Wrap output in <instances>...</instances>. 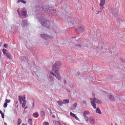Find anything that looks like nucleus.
I'll list each match as a JSON object with an SVG mask.
<instances>
[{
  "mask_svg": "<svg viewBox=\"0 0 125 125\" xmlns=\"http://www.w3.org/2000/svg\"><path fill=\"white\" fill-rule=\"evenodd\" d=\"M32 107L33 108H35V104L34 103L32 104Z\"/></svg>",
  "mask_w": 125,
  "mask_h": 125,
  "instance_id": "40",
  "label": "nucleus"
},
{
  "mask_svg": "<svg viewBox=\"0 0 125 125\" xmlns=\"http://www.w3.org/2000/svg\"><path fill=\"white\" fill-rule=\"evenodd\" d=\"M61 62H56L53 65L52 69L49 75V80H50L51 83L54 82V77L53 76L55 77L58 81H61V75H60V73H59V71H58L61 68Z\"/></svg>",
  "mask_w": 125,
  "mask_h": 125,
  "instance_id": "1",
  "label": "nucleus"
},
{
  "mask_svg": "<svg viewBox=\"0 0 125 125\" xmlns=\"http://www.w3.org/2000/svg\"><path fill=\"white\" fill-rule=\"evenodd\" d=\"M115 125H118V124H117V123L115 124Z\"/></svg>",
  "mask_w": 125,
  "mask_h": 125,
  "instance_id": "49",
  "label": "nucleus"
},
{
  "mask_svg": "<svg viewBox=\"0 0 125 125\" xmlns=\"http://www.w3.org/2000/svg\"><path fill=\"white\" fill-rule=\"evenodd\" d=\"M73 39H76V37H74Z\"/></svg>",
  "mask_w": 125,
  "mask_h": 125,
  "instance_id": "50",
  "label": "nucleus"
},
{
  "mask_svg": "<svg viewBox=\"0 0 125 125\" xmlns=\"http://www.w3.org/2000/svg\"><path fill=\"white\" fill-rule=\"evenodd\" d=\"M83 105H85L86 106V105H87V104H86V102L85 101H84V100H83Z\"/></svg>",
  "mask_w": 125,
  "mask_h": 125,
  "instance_id": "33",
  "label": "nucleus"
},
{
  "mask_svg": "<svg viewBox=\"0 0 125 125\" xmlns=\"http://www.w3.org/2000/svg\"><path fill=\"white\" fill-rule=\"evenodd\" d=\"M111 125H113V124H111Z\"/></svg>",
  "mask_w": 125,
  "mask_h": 125,
  "instance_id": "52",
  "label": "nucleus"
},
{
  "mask_svg": "<svg viewBox=\"0 0 125 125\" xmlns=\"http://www.w3.org/2000/svg\"><path fill=\"white\" fill-rule=\"evenodd\" d=\"M90 103L91 105L93 106V108L96 109V104H95V102H94V101H91Z\"/></svg>",
  "mask_w": 125,
  "mask_h": 125,
  "instance_id": "15",
  "label": "nucleus"
},
{
  "mask_svg": "<svg viewBox=\"0 0 125 125\" xmlns=\"http://www.w3.org/2000/svg\"><path fill=\"white\" fill-rule=\"evenodd\" d=\"M52 117L54 118H55V115H52Z\"/></svg>",
  "mask_w": 125,
  "mask_h": 125,
  "instance_id": "43",
  "label": "nucleus"
},
{
  "mask_svg": "<svg viewBox=\"0 0 125 125\" xmlns=\"http://www.w3.org/2000/svg\"><path fill=\"white\" fill-rule=\"evenodd\" d=\"M18 104V102L17 101V102H16V104Z\"/></svg>",
  "mask_w": 125,
  "mask_h": 125,
  "instance_id": "48",
  "label": "nucleus"
},
{
  "mask_svg": "<svg viewBox=\"0 0 125 125\" xmlns=\"http://www.w3.org/2000/svg\"><path fill=\"white\" fill-rule=\"evenodd\" d=\"M90 123L91 125H95V119H94L92 117H90L88 120V124H89Z\"/></svg>",
  "mask_w": 125,
  "mask_h": 125,
  "instance_id": "8",
  "label": "nucleus"
},
{
  "mask_svg": "<svg viewBox=\"0 0 125 125\" xmlns=\"http://www.w3.org/2000/svg\"><path fill=\"white\" fill-rule=\"evenodd\" d=\"M108 98H109V100H110V101H116V99H115V97H114V96L112 95H110L109 96H108Z\"/></svg>",
  "mask_w": 125,
  "mask_h": 125,
  "instance_id": "12",
  "label": "nucleus"
},
{
  "mask_svg": "<svg viewBox=\"0 0 125 125\" xmlns=\"http://www.w3.org/2000/svg\"><path fill=\"white\" fill-rule=\"evenodd\" d=\"M43 125H49V123H48V122H44L43 123Z\"/></svg>",
  "mask_w": 125,
  "mask_h": 125,
  "instance_id": "32",
  "label": "nucleus"
},
{
  "mask_svg": "<svg viewBox=\"0 0 125 125\" xmlns=\"http://www.w3.org/2000/svg\"><path fill=\"white\" fill-rule=\"evenodd\" d=\"M21 14L22 16H26V15H27V12L25 10H22L21 11Z\"/></svg>",
  "mask_w": 125,
  "mask_h": 125,
  "instance_id": "16",
  "label": "nucleus"
},
{
  "mask_svg": "<svg viewBox=\"0 0 125 125\" xmlns=\"http://www.w3.org/2000/svg\"><path fill=\"white\" fill-rule=\"evenodd\" d=\"M26 99V96L25 95L22 96H19V101L20 103V104H22L23 101Z\"/></svg>",
  "mask_w": 125,
  "mask_h": 125,
  "instance_id": "7",
  "label": "nucleus"
},
{
  "mask_svg": "<svg viewBox=\"0 0 125 125\" xmlns=\"http://www.w3.org/2000/svg\"><path fill=\"white\" fill-rule=\"evenodd\" d=\"M57 103H58L59 106H62L64 104V103L62 102V101H57Z\"/></svg>",
  "mask_w": 125,
  "mask_h": 125,
  "instance_id": "24",
  "label": "nucleus"
},
{
  "mask_svg": "<svg viewBox=\"0 0 125 125\" xmlns=\"http://www.w3.org/2000/svg\"><path fill=\"white\" fill-rule=\"evenodd\" d=\"M4 125H7V124L6 123L4 122Z\"/></svg>",
  "mask_w": 125,
  "mask_h": 125,
  "instance_id": "44",
  "label": "nucleus"
},
{
  "mask_svg": "<svg viewBox=\"0 0 125 125\" xmlns=\"http://www.w3.org/2000/svg\"><path fill=\"white\" fill-rule=\"evenodd\" d=\"M21 123H22V120H21L20 118H19L18 121V124L21 125Z\"/></svg>",
  "mask_w": 125,
  "mask_h": 125,
  "instance_id": "29",
  "label": "nucleus"
},
{
  "mask_svg": "<svg viewBox=\"0 0 125 125\" xmlns=\"http://www.w3.org/2000/svg\"><path fill=\"white\" fill-rule=\"evenodd\" d=\"M73 106L74 107H75V108L77 107V106H78V104L77 103H75L73 104Z\"/></svg>",
  "mask_w": 125,
  "mask_h": 125,
  "instance_id": "34",
  "label": "nucleus"
},
{
  "mask_svg": "<svg viewBox=\"0 0 125 125\" xmlns=\"http://www.w3.org/2000/svg\"><path fill=\"white\" fill-rule=\"evenodd\" d=\"M28 123H29V124H30V125H32V124L33 123V121L32 120V119H29L28 120Z\"/></svg>",
  "mask_w": 125,
  "mask_h": 125,
  "instance_id": "30",
  "label": "nucleus"
},
{
  "mask_svg": "<svg viewBox=\"0 0 125 125\" xmlns=\"http://www.w3.org/2000/svg\"><path fill=\"white\" fill-rule=\"evenodd\" d=\"M5 55L7 58H8L9 59H11V54H10V53L7 52Z\"/></svg>",
  "mask_w": 125,
  "mask_h": 125,
  "instance_id": "17",
  "label": "nucleus"
},
{
  "mask_svg": "<svg viewBox=\"0 0 125 125\" xmlns=\"http://www.w3.org/2000/svg\"><path fill=\"white\" fill-rule=\"evenodd\" d=\"M48 12H50L51 13H55L56 12V10L52 6H48Z\"/></svg>",
  "mask_w": 125,
  "mask_h": 125,
  "instance_id": "5",
  "label": "nucleus"
},
{
  "mask_svg": "<svg viewBox=\"0 0 125 125\" xmlns=\"http://www.w3.org/2000/svg\"><path fill=\"white\" fill-rule=\"evenodd\" d=\"M26 104H27V101H26V100H24L22 104V108H24Z\"/></svg>",
  "mask_w": 125,
  "mask_h": 125,
  "instance_id": "22",
  "label": "nucleus"
},
{
  "mask_svg": "<svg viewBox=\"0 0 125 125\" xmlns=\"http://www.w3.org/2000/svg\"><path fill=\"white\" fill-rule=\"evenodd\" d=\"M93 101L97 103V104H102V101L96 98H94Z\"/></svg>",
  "mask_w": 125,
  "mask_h": 125,
  "instance_id": "10",
  "label": "nucleus"
},
{
  "mask_svg": "<svg viewBox=\"0 0 125 125\" xmlns=\"http://www.w3.org/2000/svg\"><path fill=\"white\" fill-rule=\"evenodd\" d=\"M0 114H1V115H2V114H3V113L2 112V111L0 110Z\"/></svg>",
  "mask_w": 125,
  "mask_h": 125,
  "instance_id": "42",
  "label": "nucleus"
},
{
  "mask_svg": "<svg viewBox=\"0 0 125 125\" xmlns=\"http://www.w3.org/2000/svg\"><path fill=\"white\" fill-rule=\"evenodd\" d=\"M92 97H95V94L92 93Z\"/></svg>",
  "mask_w": 125,
  "mask_h": 125,
  "instance_id": "41",
  "label": "nucleus"
},
{
  "mask_svg": "<svg viewBox=\"0 0 125 125\" xmlns=\"http://www.w3.org/2000/svg\"><path fill=\"white\" fill-rule=\"evenodd\" d=\"M83 115H89V111H84L83 112Z\"/></svg>",
  "mask_w": 125,
  "mask_h": 125,
  "instance_id": "27",
  "label": "nucleus"
},
{
  "mask_svg": "<svg viewBox=\"0 0 125 125\" xmlns=\"http://www.w3.org/2000/svg\"><path fill=\"white\" fill-rule=\"evenodd\" d=\"M22 27H26V26H28V21L27 20H22L21 22Z\"/></svg>",
  "mask_w": 125,
  "mask_h": 125,
  "instance_id": "9",
  "label": "nucleus"
},
{
  "mask_svg": "<svg viewBox=\"0 0 125 125\" xmlns=\"http://www.w3.org/2000/svg\"><path fill=\"white\" fill-rule=\"evenodd\" d=\"M0 59H1V55H0Z\"/></svg>",
  "mask_w": 125,
  "mask_h": 125,
  "instance_id": "46",
  "label": "nucleus"
},
{
  "mask_svg": "<svg viewBox=\"0 0 125 125\" xmlns=\"http://www.w3.org/2000/svg\"><path fill=\"white\" fill-rule=\"evenodd\" d=\"M105 4V0H101V2L100 3V6H103Z\"/></svg>",
  "mask_w": 125,
  "mask_h": 125,
  "instance_id": "19",
  "label": "nucleus"
},
{
  "mask_svg": "<svg viewBox=\"0 0 125 125\" xmlns=\"http://www.w3.org/2000/svg\"><path fill=\"white\" fill-rule=\"evenodd\" d=\"M38 20L40 24L43 27H45L46 28H49L50 27V22L46 18L41 17L38 19Z\"/></svg>",
  "mask_w": 125,
  "mask_h": 125,
  "instance_id": "2",
  "label": "nucleus"
},
{
  "mask_svg": "<svg viewBox=\"0 0 125 125\" xmlns=\"http://www.w3.org/2000/svg\"><path fill=\"white\" fill-rule=\"evenodd\" d=\"M50 113L51 115H52V113L51 112V111H50Z\"/></svg>",
  "mask_w": 125,
  "mask_h": 125,
  "instance_id": "45",
  "label": "nucleus"
},
{
  "mask_svg": "<svg viewBox=\"0 0 125 125\" xmlns=\"http://www.w3.org/2000/svg\"><path fill=\"white\" fill-rule=\"evenodd\" d=\"M84 31V28L82 26H80L79 27H78L75 30V32L77 34H82V33H83V31Z\"/></svg>",
  "mask_w": 125,
  "mask_h": 125,
  "instance_id": "4",
  "label": "nucleus"
},
{
  "mask_svg": "<svg viewBox=\"0 0 125 125\" xmlns=\"http://www.w3.org/2000/svg\"><path fill=\"white\" fill-rule=\"evenodd\" d=\"M70 115L71 117H73V118H74V119H76V120H79V118H78V117H77L76 114H74L73 112H70Z\"/></svg>",
  "mask_w": 125,
  "mask_h": 125,
  "instance_id": "14",
  "label": "nucleus"
},
{
  "mask_svg": "<svg viewBox=\"0 0 125 125\" xmlns=\"http://www.w3.org/2000/svg\"><path fill=\"white\" fill-rule=\"evenodd\" d=\"M109 11L110 12H111V13H112V14L114 15L115 17H116V18H118V9H115V10H114L113 11V10L112 9H110L109 10Z\"/></svg>",
  "mask_w": 125,
  "mask_h": 125,
  "instance_id": "6",
  "label": "nucleus"
},
{
  "mask_svg": "<svg viewBox=\"0 0 125 125\" xmlns=\"http://www.w3.org/2000/svg\"><path fill=\"white\" fill-rule=\"evenodd\" d=\"M73 42V44L74 46H75V47H82V45L77 43V42H78V41L76 40L75 42Z\"/></svg>",
  "mask_w": 125,
  "mask_h": 125,
  "instance_id": "11",
  "label": "nucleus"
},
{
  "mask_svg": "<svg viewBox=\"0 0 125 125\" xmlns=\"http://www.w3.org/2000/svg\"><path fill=\"white\" fill-rule=\"evenodd\" d=\"M41 37L42 38V39H43V40H45V41H47L48 39H50L51 40H52L53 39V37L51 36H49L46 34H41Z\"/></svg>",
  "mask_w": 125,
  "mask_h": 125,
  "instance_id": "3",
  "label": "nucleus"
},
{
  "mask_svg": "<svg viewBox=\"0 0 125 125\" xmlns=\"http://www.w3.org/2000/svg\"><path fill=\"white\" fill-rule=\"evenodd\" d=\"M7 44H4L3 45L4 47H5V48H7Z\"/></svg>",
  "mask_w": 125,
  "mask_h": 125,
  "instance_id": "37",
  "label": "nucleus"
},
{
  "mask_svg": "<svg viewBox=\"0 0 125 125\" xmlns=\"http://www.w3.org/2000/svg\"><path fill=\"white\" fill-rule=\"evenodd\" d=\"M10 102H11L10 100H8V99L5 100V102L7 104V103H10Z\"/></svg>",
  "mask_w": 125,
  "mask_h": 125,
  "instance_id": "31",
  "label": "nucleus"
},
{
  "mask_svg": "<svg viewBox=\"0 0 125 125\" xmlns=\"http://www.w3.org/2000/svg\"><path fill=\"white\" fill-rule=\"evenodd\" d=\"M48 6H44L42 7V9L44 11V12H48Z\"/></svg>",
  "mask_w": 125,
  "mask_h": 125,
  "instance_id": "13",
  "label": "nucleus"
},
{
  "mask_svg": "<svg viewBox=\"0 0 125 125\" xmlns=\"http://www.w3.org/2000/svg\"><path fill=\"white\" fill-rule=\"evenodd\" d=\"M63 83H64V84H65H65H67V82L66 81V80H64L63 81Z\"/></svg>",
  "mask_w": 125,
  "mask_h": 125,
  "instance_id": "38",
  "label": "nucleus"
},
{
  "mask_svg": "<svg viewBox=\"0 0 125 125\" xmlns=\"http://www.w3.org/2000/svg\"><path fill=\"white\" fill-rule=\"evenodd\" d=\"M26 109H28V106H24V110H26Z\"/></svg>",
  "mask_w": 125,
  "mask_h": 125,
  "instance_id": "39",
  "label": "nucleus"
},
{
  "mask_svg": "<svg viewBox=\"0 0 125 125\" xmlns=\"http://www.w3.org/2000/svg\"><path fill=\"white\" fill-rule=\"evenodd\" d=\"M17 125H20V124H17Z\"/></svg>",
  "mask_w": 125,
  "mask_h": 125,
  "instance_id": "51",
  "label": "nucleus"
},
{
  "mask_svg": "<svg viewBox=\"0 0 125 125\" xmlns=\"http://www.w3.org/2000/svg\"><path fill=\"white\" fill-rule=\"evenodd\" d=\"M83 116L84 119H85V121L86 122V123H88V117H87V115L83 114Z\"/></svg>",
  "mask_w": 125,
  "mask_h": 125,
  "instance_id": "20",
  "label": "nucleus"
},
{
  "mask_svg": "<svg viewBox=\"0 0 125 125\" xmlns=\"http://www.w3.org/2000/svg\"><path fill=\"white\" fill-rule=\"evenodd\" d=\"M1 54H2L1 52H0V55H1Z\"/></svg>",
  "mask_w": 125,
  "mask_h": 125,
  "instance_id": "47",
  "label": "nucleus"
},
{
  "mask_svg": "<svg viewBox=\"0 0 125 125\" xmlns=\"http://www.w3.org/2000/svg\"><path fill=\"white\" fill-rule=\"evenodd\" d=\"M96 112L97 114H102V112H101V110H100V108H99V107H97L96 109Z\"/></svg>",
  "mask_w": 125,
  "mask_h": 125,
  "instance_id": "18",
  "label": "nucleus"
},
{
  "mask_svg": "<svg viewBox=\"0 0 125 125\" xmlns=\"http://www.w3.org/2000/svg\"><path fill=\"white\" fill-rule=\"evenodd\" d=\"M17 2L19 3V2H21L22 3H23L24 4H26V1L24 0H18L17 1Z\"/></svg>",
  "mask_w": 125,
  "mask_h": 125,
  "instance_id": "21",
  "label": "nucleus"
},
{
  "mask_svg": "<svg viewBox=\"0 0 125 125\" xmlns=\"http://www.w3.org/2000/svg\"><path fill=\"white\" fill-rule=\"evenodd\" d=\"M69 100H63V102L64 103V104H68L69 103Z\"/></svg>",
  "mask_w": 125,
  "mask_h": 125,
  "instance_id": "26",
  "label": "nucleus"
},
{
  "mask_svg": "<svg viewBox=\"0 0 125 125\" xmlns=\"http://www.w3.org/2000/svg\"><path fill=\"white\" fill-rule=\"evenodd\" d=\"M2 51L3 54H4V55H5L6 54V53H7V52H6V51H7V50L4 48L2 49Z\"/></svg>",
  "mask_w": 125,
  "mask_h": 125,
  "instance_id": "25",
  "label": "nucleus"
},
{
  "mask_svg": "<svg viewBox=\"0 0 125 125\" xmlns=\"http://www.w3.org/2000/svg\"><path fill=\"white\" fill-rule=\"evenodd\" d=\"M33 117H34L35 118H39V114L38 113V112H35L33 113Z\"/></svg>",
  "mask_w": 125,
  "mask_h": 125,
  "instance_id": "23",
  "label": "nucleus"
},
{
  "mask_svg": "<svg viewBox=\"0 0 125 125\" xmlns=\"http://www.w3.org/2000/svg\"><path fill=\"white\" fill-rule=\"evenodd\" d=\"M2 119H4V114L2 113L1 114Z\"/></svg>",
  "mask_w": 125,
  "mask_h": 125,
  "instance_id": "36",
  "label": "nucleus"
},
{
  "mask_svg": "<svg viewBox=\"0 0 125 125\" xmlns=\"http://www.w3.org/2000/svg\"><path fill=\"white\" fill-rule=\"evenodd\" d=\"M41 116H42V117H44V116H45V113H44V111H41Z\"/></svg>",
  "mask_w": 125,
  "mask_h": 125,
  "instance_id": "28",
  "label": "nucleus"
},
{
  "mask_svg": "<svg viewBox=\"0 0 125 125\" xmlns=\"http://www.w3.org/2000/svg\"><path fill=\"white\" fill-rule=\"evenodd\" d=\"M3 107L4 108H6V107H7V103H5L4 105H3Z\"/></svg>",
  "mask_w": 125,
  "mask_h": 125,
  "instance_id": "35",
  "label": "nucleus"
}]
</instances>
